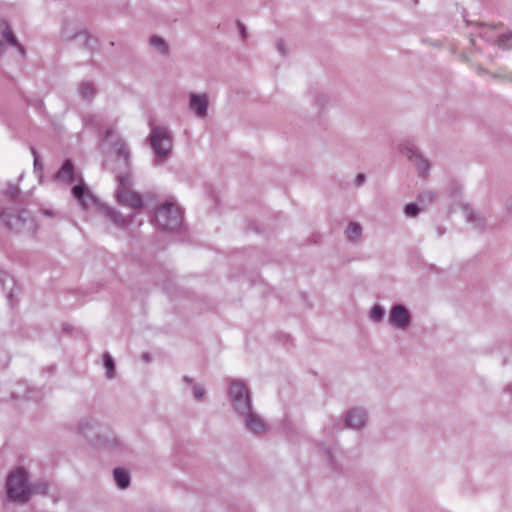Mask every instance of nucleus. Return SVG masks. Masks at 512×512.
I'll use <instances>...</instances> for the list:
<instances>
[{"label":"nucleus","mask_w":512,"mask_h":512,"mask_svg":"<svg viewBox=\"0 0 512 512\" xmlns=\"http://www.w3.org/2000/svg\"><path fill=\"white\" fill-rule=\"evenodd\" d=\"M78 92L82 100L92 101L96 96L97 90L91 81H82L78 86Z\"/></svg>","instance_id":"obj_21"},{"label":"nucleus","mask_w":512,"mask_h":512,"mask_svg":"<svg viewBox=\"0 0 512 512\" xmlns=\"http://www.w3.org/2000/svg\"><path fill=\"white\" fill-rule=\"evenodd\" d=\"M2 30H1V39H0V55L4 53V47L5 45H10L14 47L19 55L22 58L26 57V49L25 47L19 42L16 35L13 33V31L10 29L8 24L6 22L2 23Z\"/></svg>","instance_id":"obj_10"},{"label":"nucleus","mask_w":512,"mask_h":512,"mask_svg":"<svg viewBox=\"0 0 512 512\" xmlns=\"http://www.w3.org/2000/svg\"><path fill=\"white\" fill-rule=\"evenodd\" d=\"M149 44L157 49L162 55H167L169 52V46L167 42L157 35H153L149 39Z\"/></svg>","instance_id":"obj_25"},{"label":"nucleus","mask_w":512,"mask_h":512,"mask_svg":"<svg viewBox=\"0 0 512 512\" xmlns=\"http://www.w3.org/2000/svg\"><path fill=\"white\" fill-rule=\"evenodd\" d=\"M400 151L416 166L420 177H426L429 174L430 164L428 160L422 156L413 143L405 142L401 144Z\"/></svg>","instance_id":"obj_7"},{"label":"nucleus","mask_w":512,"mask_h":512,"mask_svg":"<svg viewBox=\"0 0 512 512\" xmlns=\"http://www.w3.org/2000/svg\"><path fill=\"white\" fill-rule=\"evenodd\" d=\"M462 211L466 222L474 228L482 230L487 224V218L482 213L478 212L470 204H463Z\"/></svg>","instance_id":"obj_12"},{"label":"nucleus","mask_w":512,"mask_h":512,"mask_svg":"<svg viewBox=\"0 0 512 512\" xmlns=\"http://www.w3.org/2000/svg\"><path fill=\"white\" fill-rule=\"evenodd\" d=\"M435 199V193L430 190H425L419 193L417 197L418 204L425 209Z\"/></svg>","instance_id":"obj_28"},{"label":"nucleus","mask_w":512,"mask_h":512,"mask_svg":"<svg viewBox=\"0 0 512 512\" xmlns=\"http://www.w3.org/2000/svg\"><path fill=\"white\" fill-rule=\"evenodd\" d=\"M367 420V412L363 408H352L346 413L345 425L352 429L363 427Z\"/></svg>","instance_id":"obj_16"},{"label":"nucleus","mask_w":512,"mask_h":512,"mask_svg":"<svg viewBox=\"0 0 512 512\" xmlns=\"http://www.w3.org/2000/svg\"><path fill=\"white\" fill-rule=\"evenodd\" d=\"M43 214L48 216V217H52L53 216V211L49 210V209H46V210L43 211Z\"/></svg>","instance_id":"obj_46"},{"label":"nucleus","mask_w":512,"mask_h":512,"mask_svg":"<svg viewBox=\"0 0 512 512\" xmlns=\"http://www.w3.org/2000/svg\"><path fill=\"white\" fill-rule=\"evenodd\" d=\"M72 195L83 209L96 204L95 196L87 189L85 184L80 183L72 187Z\"/></svg>","instance_id":"obj_13"},{"label":"nucleus","mask_w":512,"mask_h":512,"mask_svg":"<svg viewBox=\"0 0 512 512\" xmlns=\"http://www.w3.org/2000/svg\"><path fill=\"white\" fill-rule=\"evenodd\" d=\"M423 208L418 203H408L404 207V213L407 217H416Z\"/></svg>","instance_id":"obj_30"},{"label":"nucleus","mask_w":512,"mask_h":512,"mask_svg":"<svg viewBox=\"0 0 512 512\" xmlns=\"http://www.w3.org/2000/svg\"><path fill=\"white\" fill-rule=\"evenodd\" d=\"M239 25V29H240V32L242 34V37L245 38L246 37V30H245V26L241 23L238 24Z\"/></svg>","instance_id":"obj_44"},{"label":"nucleus","mask_w":512,"mask_h":512,"mask_svg":"<svg viewBox=\"0 0 512 512\" xmlns=\"http://www.w3.org/2000/svg\"><path fill=\"white\" fill-rule=\"evenodd\" d=\"M96 119V116H88L85 118V122L87 125H93V121Z\"/></svg>","instance_id":"obj_42"},{"label":"nucleus","mask_w":512,"mask_h":512,"mask_svg":"<svg viewBox=\"0 0 512 512\" xmlns=\"http://www.w3.org/2000/svg\"><path fill=\"white\" fill-rule=\"evenodd\" d=\"M470 41L475 48L481 49V46L478 44L476 39L472 38Z\"/></svg>","instance_id":"obj_45"},{"label":"nucleus","mask_w":512,"mask_h":512,"mask_svg":"<svg viewBox=\"0 0 512 512\" xmlns=\"http://www.w3.org/2000/svg\"><path fill=\"white\" fill-rule=\"evenodd\" d=\"M491 77L493 78H499L507 81L512 82V75L508 74L504 69H499L497 73H491Z\"/></svg>","instance_id":"obj_33"},{"label":"nucleus","mask_w":512,"mask_h":512,"mask_svg":"<svg viewBox=\"0 0 512 512\" xmlns=\"http://www.w3.org/2000/svg\"><path fill=\"white\" fill-rule=\"evenodd\" d=\"M209 101L205 93H190L189 108L198 118H205L208 113Z\"/></svg>","instance_id":"obj_11"},{"label":"nucleus","mask_w":512,"mask_h":512,"mask_svg":"<svg viewBox=\"0 0 512 512\" xmlns=\"http://www.w3.org/2000/svg\"><path fill=\"white\" fill-rule=\"evenodd\" d=\"M12 396H13L14 398H19V397H20V395H19V391H13V392H12Z\"/></svg>","instance_id":"obj_49"},{"label":"nucleus","mask_w":512,"mask_h":512,"mask_svg":"<svg viewBox=\"0 0 512 512\" xmlns=\"http://www.w3.org/2000/svg\"><path fill=\"white\" fill-rule=\"evenodd\" d=\"M366 180V176L365 174L363 173H360L357 175L356 179H355V185L356 186H361Z\"/></svg>","instance_id":"obj_39"},{"label":"nucleus","mask_w":512,"mask_h":512,"mask_svg":"<svg viewBox=\"0 0 512 512\" xmlns=\"http://www.w3.org/2000/svg\"><path fill=\"white\" fill-rule=\"evenodd\" d=\"M31 152H32L33 157H34V169L39 171V172H41L43 170V165L40 162V158H39L36 150L34 148H31Z\"/></svg>","instance_id":"obj_36"},{"label":"nucleus","mask_w":512,"mask_h":512,"mask_svg":"<svg viewBox=\"0 0 512 512\" xmlns=\"http://www.w3.org/2000/svg\"><path fill=\"white\" fill-rule=\"evenodd\" d=\"M183 382H184L185 384H189V385H190V384H193L194 380H193V378H191V377H189V376H184V377H183Z\"/></svg>","instance_id":"obj_43"},{"label":"nucleus","mask_w":512,"mask_h":512,"mask_svg":"<svg viewBox=\"0 0 512 512\" xmlns=\"http://www.w3.org/2000/svg\"><path fill=\"white\" fill-rule=\"evenodd\" d=\"M39 493V494H46L48 492V484L46 482H40L31 488V493Z\"/></svg>","instance_id":"obj_32"},{"label":"nucleus","mask_w":512,"mask_h":512,"mask_svg":"<svg viewBox=\"0 0 512 512\" xmlns=\"http://www.w3.org/2000/svg\"><path fill=\"white\" fill-rule=\"evenodd\" d=\"M0 284L8 291V296L11 297L15 282L9 273L4 270H0Z\"/></svg>","instance_id":"obj_26"},{"label":"nucleus","mask_w":512,"mask_h":512,"mask_svg":"<svg viewBox=\"0 0 512 512\" xmlns=\"http://www.w3.org/2000/svg\"><path fill=\"white\" fill-rule=\"evenodd\" d=\"M142 358H143V360H145V361H149V360H150V356H149V354H147V353H144V354L142 355Z\"/></svg>","instance_id":"obj_47"},{"label":"nucleus","mask_w":512,"mask_h":512,"mask_svg":"<svg viewBox=\"0 0 512 512\" xmlns=\"http://www.w3.org/2000/svg\"><path fill=\"white\" fill-rule=\"evenodd\" d=\"M114 150L117 155V165L118 167L122 165L124 168L128 169L130 165V151L122 138H117L113 143Z\"/></svg>","instance_id":"obj_17"},{"label":"nucleus","mask_w":512,"mask_h":512,"mask_svg":"<svg viewBox=\"0 0 512 512\" xmlns=\"http://www.w3.org/2000/svg\"><path fill=\"white\" fill-rule=\"evenodd\" d=\"M61 37L64 41L73 43L75 46L87 49L90 52L97 47L98 43L96 38L76 22L65 23L61 30Z\"/></svg>","instance_id":"obj_4"},{"label":"nucleus","mask_w":512,"mask_h":512,"mask_svg":"<svg viewBox=\"0 0 512 512\" xmlns=\"http://www.w3.org/2000/svg\"><path fill=\"white\" fill-rule=\"evenodd\" d=\"M245 422L246 428L254 434H262L267 430V424L257 413L250 410L247 414L241 416Z\"/></svg>","instance_id":"obj_15"},{"label":"nucleus","mask_w":512,"mask_h":512,"mask_svg":"<svg viewBox=\"0 0 512 512\" xmlns=\"http://www.w3.org/2000/svg\"><path fill=\"white\" fill-rule=\"evenodd\" d=\"M55 179L64 184H71L75 179L74 165L70 159L62 164L61 168L55 175Z\"/></svg>","instance_id":"obj_18"},{"label":"nucleus","mask_w":512,"mask_h":512,"mask_svg":"<svg viewBox=\"0 0 512 512\" xmlns=\"http://www.w3.org/2000/svg\"><path fill=\"white\" fill-rule=\"evenodd\" d=\"M326 454H327V458L328 460L330 461V463L332 464V456H331V453L329 450L326 451Z\"/></svg>","instance_id":"obj_48"},{"label":"nucleus","mask_w":512,"mask_h":512,"mask_svg":"<svg viewBox=\"0 0 512 512\" xmlns=\"http://www.w3.org/2000/svg\"><path fill=\"white\" fill-rule=\"evenodd\" d=\"M506 390L510 391L512 393V384H509L507 387H506Z\"/></svg>","instance_id":"obj_50"},{"label":"nucleus","mask_w":512,"mask_h":512,"mask_svg":"<svg viewBox=\"0 0 512 512\" xmlns=\"http://www.w3.org/2000/svg\"><path fill=\"white\" fill-rule=\"evenodd\" d=\"M149 143L155 156V162L162 164L172 153L173 135L164 126H154L149 135Z\"/></svg>","instance_id":"obj_2"},{"label":"nucleus","mask_w":512,"mask_h":512,"mask_svg":"<svg viewBox=\"0 0 512 512\" xmlns=\"http://www.w3.org/2000/svg\"><path fill=\"white\" fill-rule=\"evenodd\" d=\"M505 208L508 212L512 213V197L506 201Z\"/></svg>","instance_id":"obj_41"},{"label":"nucleus","mask_w":512,"mask_h":512,"mask_svg":"<svg viewBox=\"0 0 512 512\" xmlns=\"http://www.w3.org/2000/svg\"><path fill=\"white\" fill-rule=\"evenodd\" d=\"M277 51L282 55L285 56L287 54L285 42L282 39H279L276 43Z\"/></svg>","instance_id":"obj_38"},{"label":"nucleus","mask_w":512,"mask_h":512,"mask_svg":"<svg viewBox=\"0 0 512 512\" xmlns=\"http://www.w3.org/2000/svg\"><path fill=\"white\" fill-rule=\"evenodd\" d=\"M116 199L119 204L130 208L138 209L143 206L142 195L131 190L116 191Z\"/></svg>","instance_id":"obj_14"},{"label":"nucleus","mask_w":512,"mask_h":512,"mask_svg":"<svg viewBox=\"0 0 512 512\" xmlns=\"http://www.w3.org/2000/svg\"><path fill=\"white\" fill-rule=\"evenodd\" d=\"M348 242L358 244L361 241L362 226L357 222H350L344 231Z\"/></svg>","instance_id":"obj_20"},{"label":"nucleus","mask_w":512,"mask_h":512,"mask_svg":"<svg viewBox=\"0 0 512 512\" xmlns=\"http://www.w3.org/2000/svg\"><path fill=\"white\" fill-rule=\"evenodd\" d=\"M117 180H118L117 191L123 192L125 190H131L133 181H132L131 174L128 170L125 172H118Z\"/></svg>","instance_id":"obj_23"},{"label":"nucleus","mask_w":512,"mask_h":512,"mask_svg":"<svg viewBox=\"0 0 512 512\" xmlns=\"http://www.w3.org/2000/svg\"><path fill=\"white\" fill-rule=\"evenodd\" d=\"M17 388L19 390L23 389L25 391V394L23 395V397L27 398L28 400L34 399V397L30 395V393H32L33 391L31 389L27 388L25 383H18Z\"/></svg>","instance_id":"obj_37"},{"label":"nucleus","mask_w":512,"mask_h":512,"mask_svg":"<svg viewBox=\"0 0 512 512\" xmlns=\"http://www.w3.org/2000/svg\"><path fill=\"white\" fill-rule=\"evenodd\" d=\"M329 103L328 96L325 94H318L314 98V105L318 109V112L320 113L323 111Z\"/></svg>","instance_id":"obj_31"},{"label":"nucleus","mask_w":512,"mask_h":512,"mask_svg":"<svg viewBox=\"0 0 512 512\" xmlns=\"http://www.w3.org/2000/svg\"><path fill=\"white\" fill-rule=\"evenodd\" d=\"M104 367L106 369V378L113 379L115 377V363L112 356L109 353L103 355Z\"/></svg>","instance_id":"obj_27"},{"label":"nucleus","mask_w":512,"mask_h":512,"mask_svg":"<svg viewBox=\"0 0 512 512\" xmlns=\"http://www.w3.org/2000/svg\"><path fill=\"white\" fill-rule=\"evenodd\" d=\"M204 395H205V389L201 385L195 384L193 386V397L196 400H201V399H203Z\"/></svg>","instance_id":"obj_34"},{"label":"nucleus","mask_w":512,"mask_h":512,"mask_svg":"<svg viewBox=\"0 0 512 512\" xmlns=\"http://www.w3.org/2000/svg\"><path fill=\"white\" fill-rule=\"evenodd\" d=\"M114 480L120 489H126L130 485V474L124 468H115L113 470Z\"/></svg>","instance_id":"obj_22"},{"label":"nucleus","mask_w":512,"mask_h":512,"mask_svg":"<svg viewBox=\"0 0 512 512\" xmlns=\"http://www.w3.org/2000/svg\"><path fill=\"white\" fill-rule=\"evenodd\" d=\"M103 211L106 217L118 228H126L129 225L130 219L124 217L121 213L117 212L111 207L104 206Z\"/></svg>","instance_id":"obj_19"},{"label":"nucleus","mask_w":512,"mask_h":512,"mask_svg":"<svg viewBox=\"0 0 512 512\" xmlns=\"http://www.w3.org/2000/svg\"><path fill=\"white\" fill-rule=\"evenodd\" d=\"M96 426L95 421L90 417L82 418L77 425L78 432L83 436L87 437L88 433Z\"/></svg>","instance_id":"obj_24"},{"label":"nucleus","mask_w":512,"mask_h":512,"mask_svg":"<svg viewBox=\"0 0 512 512\" xmlns=\"http://www.w3.org/2000/svg\"><path fill=\"white\" fill-rule=\"evenodd\" d=\"M182 221L181 210L172 202H165L155 211L154 222L160 230H177L182 225Z\"/></svg>","instance_id":"obj_6"},{"label":"nucleus","mask_w":512,"mask_h":512,"mask_svg":"<svg viewBox=\"0 0 512 512\" xmlns=\"http://www.w3.org/2000/svg\"><path fill=\"white\" fill-rule=\"evenodd\" d=\"M411 314L403 304H395L391 307L388 322L391 326L406 330L411 324Z\"/></svg>","instance_id":"obj_9"},{"label":"nucleus","mask_w":512,"mask_h":512,"mask_svg":"<svg viewBox=\"0 0 512 512\" xmlns=\"http://www.w3.org/2000/svg\"><path fill=\"white\" fill-rule=\"evenodd\" d=\"M113 134H114V131L112 128H108L106 131H105V140H110L112 139L113 137Z\"/></svg>","instance_id":"obj_40"},{"label":"nucleus","mask_w":512,"mask_h":512,"mask_svg":"<svg viewBox=\"0 0 512 512\" xmlns=\"http://www.w3.org/2000/svg\"><path fill=\"white\" fill-rule=\"evenodd\" d=\"M385 315L384 308L379 305L375 304L370 311V319L376 323H379L383 320Z\"/></svg>","instance_id":"obj_29"},{"label":"nucleus","mask_w":512,"mask_h":512,"mask_svg":"<svg viewBox=\"0 0 512 512\" xmlns=\"http://www.w3.org/2000/svg\"><path fill=\"white\" fill-rule=\"evenodd\" d=\"M228 395L233 409L238 416L252 410V398L246 384L238 379L229 380Z\"/></svg>","instance_id":"obj_5"},{"label":"nucleus","mask_w":512,"mask_h":512,"mask_svg":"<svg viewBox=\"0 0 512 512\" xmlns=\"http://www.w3.org/2000/svg\"><path fill=\"white\" fill-rule=\"evenodd\" d=\"M0 219L8 229L16 232L34 233L38 228L35 219L26 209H4L0 214Z\"/></svg>","instance_id":"obj_1"},{"label":"nucleus","mask_w":512,"mask_h":512,"mask_svg":"<svg viewBox=\"0 0 512 512\" xmlns=\"http://www.w3.org/2000/svg\"><path fill=\"white\" fill-rule=\"evenodd\" d=\"M6 493L10 500L25 503L31 495L28 476L24 468L18 467L11 471L6 481Z\"/></svg>","instance_id":"obj_3"},{"label":"nucleus","mask_w":512,"mask_h":512,"mask_svg":"<svg viewBox=\"0 0 512 512\" xmlns=\"http://www.w3.org/2000/svg\"><path fill=\"white\" fill-rule=\"evenodd\" d=\"M5 194L10 198H15L19 194V188L14 184H8Z\"/></svg>","instance_id":"obj_35"},{"label":"nucleus","mask_w":512,"mask_h":512,"mask_svg":"<svg viewBox=\"0 0 512 512\" xmlns=\"http://www.w3.org/2000/svg\"><path fill=\"white\" fill-rule=\"evenodd\" d=\"M478 37L488 43L497 45L503 50L512 48V32L499 33L496 31L495 27H486L482 25Z\"/></svg>","instance_id":"obj_8"}]
</instances>
